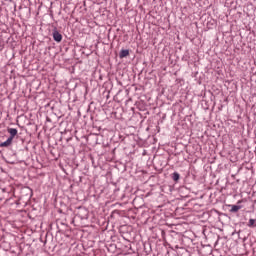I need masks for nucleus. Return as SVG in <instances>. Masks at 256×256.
I'll use <instances>...</instances> for the list:
<instances>
[{
    "mask_svg": "<svg viewBox=\"0 0 256 256\" xmlns=\"http://www.w3.org/2000/svg\"><path fill=\"white\" fill-rule=\"evenodd\" d=\"M52 36H53L54 41H56V43H61V41H63V35H61V33H59L57 28H55L53 30Z\"/></svg>",
    "mask_w": 256,
    "mask_h": 256,
    "instance_id": "f257e3e1",
    "label": "nucleus"
},
{
    "mask_svg": "<svg viewBox=\"0 0 256 256\" xmlns=\"http://www.w3.org/2000/svg\"><path fill=\"white\" fill-rule=\"evenodd\" d=\"M227 207H230V213H238V211L241 209V206L233 204H228Z\"/></svg>",
    "mask_w": 256,
    "mask_h": 256,
    "instance_id": "f03ea898",
    "label": "nucleus"
},
{
    "mask_svg": "<svg viewBox=\"0 0 256 256\" xmlns=\"http://www.w3.org/2000/svg\"><path fill=\"white\" fill-rule=\"evenodd\" d=\"M125 57H129V50L128 49H122L119 53L120 59H125Z\"/></svg>",
    "mask_w": 256,
    "mask_h": 256,
    "instance_id": "7ed1b4c3",
    "label": "nucleus"
},
{
    "mask_svg": "<svg viewBox=\"0 0 256 256\" xmlns=\"http://www.w3.org/2000/svg\"><path fill=\"white\" fill-rule=\"evenodd\" d=\"M8 133H10L9 138L13 140L15 139V136L17 135L18 131L15 128H8Z\"/></svg>",
    "mask_w": 256,
    "mask_h": 256,
    "instance_id": "20e7f679",
    "label": "nucleus"
},
{
    "mask_svg": "<svg viewBox=\"0 0 256 256\" xmlns=\"http://www.w3.org/2000/svg\"><path fill=\"white\" fill-rule=\"evenodd\" d=\"M172 179L175 183H179V180L181 179V175L179 174V172H174L172 174Z\"/></svg>",
    "mask_w": 256,
    "mask_h": 256,
    "instance_id": "39448f33",
    "label": "nucleus"
},
{
    "mask_svg": "<svg viewBox=\"0 0 256 256\" xmlns=\"http://www.w3.org/2000/svg\"><path fill=\"white\" fill-rule=\"evenodd\" d=\"M13 143V140L11 138H8L5 142L0 143V147H9Z\"/></svg>",
    "mask_w": 256,
    "mask_h": 256,
    "instance_id": "423d86ee",
    "label": "nucleus"
},
{
    "mask_svg": "<svg viewBox=\"0 0 256 256\" xmlns=\"http://www.w3.org/2000/svg\"><path fill=\"white\" fill-rule=\"evenodd\" d=\"M247 225H248V227H250V228L256 227V220L253 219V218H251V219L249 220V222H248Z\"/></svg>",
    "mask_w": 256,
    "mask_h": 256,
    "instance_id": "0eeeda50",
    "label": "nucleus"
}]
</instances>
